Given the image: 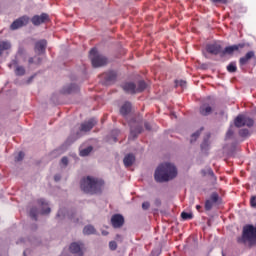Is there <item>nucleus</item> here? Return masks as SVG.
<instances>
[{
    "label": "nucleus",
    "instance_id": "1",
    "mask_svg": "<svg viewBox=\"0 0 256 256\" xmlns=\"http://www.w3.org/2000/svg\"><path fill=\"white\" fill-rule=\"evenodd\" d=\"M155 180L158 183H165L177 177V168L171 163L160 164L154 174Z\"/></svg>",
    "mask_w": 256,
    "mask_h": 256
},
{
    "label": "nucleus",
    "instance_id": "2",
    "mask_svg": "<svg viewBox=\"0 0 256 256\" xmlns=\"http://www.w3.org/2000/svg\"><path fill=\"white\" fill-rule=\"evenodd\" d=\"M105 182L99 178L88 176L83 178L80 182V188L84 193H89V195H97L103 191V186Z\"/></svg>",
    "mask_w": 256,
    "mask_h": 256
},
{
    "label": "nucleus",
    "instance_id": "3",
    "mask_svg": "<svg viewBox=\"0 0 256 256\" xmlns=\"http://www.w3.org/2000/svg\"><path fill=\"white\" fill-rule=\"evenodd\" d=\"M90 58L93 67H103L107 63V57L99 54L97 48H92L90 50Z\"/></svg>",
    "mask_w": 256,
    "mask_h": 256
},
{
    "label": "nucleus",
    "instance_id": "4",
    "mask_svg": "<svg viewBox=\"0 0 256 256\" xmlns=\"http://www.w3.org/2000/svg\"><path fill=\"white\" fill-rule=\"evenodd\" d=\"M235 127L241 128V127H253L255 125V121L247 117L245 115H238L234 120Z\"/></svg>",
    "mask_w": 256,
    "mask_h": 256
},
{
    "label": "nucleus",
    "instance_id": "5",
    "mask_svg": "<svg viewBox=\"0 0 256 256\" xmlns=\"http://www.w3.org/2000/svg\"><path fill=\"white\" fill-rule=\"evenodd\" d=\"M70 252L74 256H83L85 253V244L83 242H74L70 245Z\"/></svg>",
    "mask_w": 256,
    "mask_h": 256
},
{
    "label": "nucleus",
    "instance_id": "6",
    "mask_svg": "<svg viewBox=\"0 0 256 256\" xmlns=\"http://www.w3.org/2000/svg\"><path fill=\"white\" fill-rule=\"evenodd\" d=\"M49 21V14L42 13L41 15H35L31 18V23L38 27L39 25H42V23H47Z\"/></svg>",
    "mask_w": 256,
    "mask_h": 256
},
{
    "label": "nucleus",
    "instance_id": "7",
    "mask_svg": "<svg viewBox=\"0 0 256 256\" xmlns=\"http://www.w3.org/2000/svg\"><path fill=\"white\" fill-rule=\"evenodd\" d=\"M246 46L245 43H239V44H234L232 46H227L223 51V55H233L235 51H241V49H244Z\"/></svg>",
    "mask_w": 256,
    "mask_h": 256
},
{
    "label": "nucleus",
    "instance_id": "8",
    "mask_svg": "<svg viewBox=\"0 0 256 256\" xmlns=\"http://www.w3.org/2000/svg\"><path fill=\"white\" fill-rule=\"evenodd\" d=\"M125 218L121 214H115L111 218V224L114 229H121V226L124 225Z\"/></svg>",
    "mask_w": 256,
    "mask_h": 256
},
{
    "label": "nucleus",
    "instance_id": "9",
    "mask_svg": "<svg viewBox=\"0 0 256 256\" xmlns=\"http://www.w3.org/2000/svg\"><path fill=\"white\" fill-rule=\"evenodd\" d=\"M27 23H29V17L23 16V17L15 20L11 24L10 29H12V31H15L17 29H20V27H24V25H27Z\"/></svg>",
    "mask_w": 256,
    "mask_h": 256
},
{
    "label": "nucleus",
    "instance_id": "10",
    "mask_svg": "<svg viewBox=\"0 0 256 256\" xmlns=\"http://www.w3.org/2000/svg\"><path fill=\"white\" fill-rule=\"evenodd\" d=\"M141 133H143V126L139 124L130 125L129 139H137Z\"/></svg>",
    "mask_w": 256,
    "mask_h": 256
},
{
    "label": "nucleus",
    "instance_id": "11",
    "mask_svg": "<svg viewBox=\"0 0 256 256\" xmlns=\"http://www.w3.org/2000/svg\"><path fill=\"white\" fill-rule=\"evenodd\" d=\"M206 51L208 53H210L211 55H219V53H223L221 44H219V43L208 44L206 46Z\"/></svg>",
    "mask_w": 256,
    "mask_h": 256
},
{
    "label": "nucleus",
    "instance_id": "12",
    "mask_svg": "<svg viewBox=\"0 0 256 256\" xmlns=\"http://www.w3.org/2000/svg\"><path fill=\"white\" fill-rule=\"evenodd\" d=\"M121 87L125 93H129L130 95H135V93H137V85L133 82H125Z\"/></svg>",
    "mask_w": 256,
    "mask_h": 256
},
{
    "label": "nucleus",
    "instance_id": "13",
    "mask_svg": "<svg viewBox=\"0 0 256 256\" xmlns=\"http://www.w3.org/2000/svg\"><path fill=\"white\" fill-rule=\"evenodd\" d=\"M97 125V120L95 118H91L90 120L83 122L80 127V131L87 133V131H91L94 126Z\"/></svg>",
    "mask_w": 256,
    "mask_h": 256
},
{
    "label": "nucleus",
    "instance_id": "14",
    "mask_svg": "<svg viewBox=\"0 0 256 256\" xmlns=\"http://www.w3.org/2000/svg\"><path fill=\"white\" fill-rule=\"evenodd\" d=\"M47 49V40L42 39L36 42L34 51L38 55H43L45 53V50Z\"/></svg>",
    "mask_w": 256,
    "mask_h": 256
},
{
    "label": "nucleus",
    "instance_id": "15",
    "mask_svg": "<svg viewBox=\"0 0 256 256\" xmlns=\"http://www.w3.org/2000/svg\"><path fill=\"white\" fill-rule=\"evenodd\" d=\"M210 139H211V134H207L204 137V139L200 145L201 151H203V153H207V151H209V149H211V140Z\"/></svg>",
    "mask_w": 256,
    "mask_h": 256
},
{
    "label": "nucleus",
    "instance_id": "16",
    "mask_svg": "<svg viewBox=\"0 0 256 256\" xmlns=\"http://www.w3.org/2000/svg\"><path fill=\"white\" fill-rule=\"evenodd\" d=\"M9 69H13V67H16L15 69V75L23 76L25 75V68L23 66L17 65V60H12L10 64H8Z\"/></svg>",
    "mask_w": 256,
    "mask_h": 256
},
{
    "label": "nucleus",
    "instance_id": "17",
    "mask_svg": "<svg viewBox=\"0 0 256 256\" xmlns=\"http://www.w3.org/2000/svg\"><path fill=\"white\" fill-rule=\"evenodd\" d=\"M200 115H203V117H207L209 115H211V113H213V108L211 107V105L204 103L200 106Z\"/></svg>",
    "mask_w": 256,
    "mask_h": 256
},
{
    "label": "nucleus",
    "instance_id": "18",
    "mask_svg": "<svg viewBox=\"0 0 256 256\" xmlns=\"http://www.w3.org/2000/svg\"><path fill=\"white\" fill-rule=\"evenodd\" d=\"M251 59H255V52L253 51H249L244 57H241L239 59V63L241 67H243L244 65H247V63H249Z\"/></svg>",
    "mask_w": 256,
    "mask_h": 256
},
{
    "label": "nucleus",
    "instance_id": "19",
    "mask_svg": "<svg viewBox=\"0 0 256 256\" xmlns=\"http://www.w3.org/2000/svg\"><path fill=\"white\" fill-rule=\"evenodd\" d=\"M38 203L42 207V210H41L42 215H49V213H51V208L49 207V203H47L45 199L38 200Z\"/></svg>",
    "mask_w": 256,
    "mask_h": 256
},
{
    "label": "nucleus",
    "instance_id": "20",
    "mask_svg": "<svg viewBox=\"0 0 256 256\" xmlns=\"http://www.w3.org/2000/svg\"><path fill=\"white\" fill-rule=\"evenodd\" d=\"M104 79L106 83H114V81L117 79V72L115 71H108L104 74Z\"/></svg>",
    "mask_w": 256,
    "mask_h": 256
},
{
    "label": "nucleus",
    "instance_id": "21",
    "mask_svg": "<svg viewBox=\"0 0 256 256\" xmlns=\"http://www.w3.org/2000/svg\"><path fill=\"white\" fill-rule=\"evenodd\" d=\"M78 91H79V86L76 84L67 85L62 90V92L66 94L77 93Z\"/></svg>",
    "mask_w": 256,
    "mask_h": 256
},
{
    "label": "nucleus",
    "instance_id": "22",
    "mask_svg": "<svg viewBox=\"0 0 256 256\" xmlns=\"http://www.w3.org/2000/svg\"><path fill=\"white\" fill-rule=\"evenodd\" d=\"M123 163L125 165V167H131L133 166V163H135V155L133 154H127L124 159H123Z\"/></svg>",
    "mask_w": 256,
    "mask_h": 256
},
{
    "label": "nucleus",
    "instance_id": "23",
    "mask_svg": "<svg viewBox=\"0 0 256 256\" xmlns=\"http://www.w3.org/2000/svg\"><path fill=\"white\" fill-rule=\"evenodd\" d=\"M120 113L123 117L131 113V102H125L120 108Z\"/></svg>",
    "mask_w": 256,
    "mask_h": 256
},
{
    "label": "nucleus",
    "instance_id": "24",
    "mask_svg": "<svg viewBox=\"0 0 256 256\" xmlns=\"http://www.w3.org/2000/svg\"><path fill=\"white\" fill-rule=\"evenodd\" d=\"M84 235H96L97 230L95 229V226L93 225H86L83 229Z\"/></svg>",
    "mask_w": 256,
    "mask_h": 256
},
{
    "label": "nucleus",
    "instance_id": "25",
    "mask_svg": "<svg viewBox=\"0 0 256 256\" xmlns=\"http://www.w3.org/2000/svg\"><path fill=\"white\" fill-rule=\"evenodd\" d=\"M202 175L204 176L209 175V177H212V181H217V177H215V173L211 168H206L202 170Z\"/></svg>",
    "mask_w": 256,
    "mask_h": 256
},
{
    "label": "nucleus",
    "instance_id": "26",
    "mask_svg": "<svg viewBox=\"0 0 256 256\" xmlns=\"http://www.w3.org/2000/svg\"><path fill=\"white\" fill-rule=\"evenodd\" d=\"M147 89V83L145 81L140 80L138 82V86H136V93H142V91H145Z\"/></svg>",
    "mask_w": 256,
    "mask_h": 256
},
{
    "label": "nucleus",
    "instance_id": "27",
    "mask_svg": "<svg viewBox=\"0 0 256 256\" xmlns=\"http://www.w3.org/2000/svg\"><path fill=\"white\" fill-rule=\"evenodd\" d=\"M11 49V43L9 42H0V55H3V51Z\"/></svg>",
    "mask_w": 256,
    "mask_h": 256
},
{
    "label": "nucleus",
    "instance_id": "28",
    "mask_svg": "<svg viewBox=\"0 0 256 256\" xmlns=\"http://www.w3.org/2000/svg\"><path fill=\"white\" fill-rule=\"evenodd\" d=\"M93 151V146H88L87 148H84L80 151L81 157H87Z\"/></svg>",
    "mask_w": 256,
    "mask_h": 256
},
{
    "label": "nucleus",
    "instance_id": "29",
    "mask_svg": "<svg viewBox=\"0 0 256 256\" xmlns=\"http://www.w3.org/2000/svg\"><path fill=\"white\" fill-rule=\"evenodd\" d=\"M37 215H39V210H37V208L33 207L30 210V217L31 219H33L34 221H37Z\"/></svg>",
    "mask_w": 256,
    "mask_h": 256
},
{
    "label": "nucleus",
    "instance_id": "30",
    "mask_svg": "<svg viewBox=\"0 0 256 256\" xmlns=\"http://www.w3.org/2000/svg\"><path fill=\"white\" fill-rule=\"evenodd\" d=\"M209 201H212L214 204L219 203V194L217 192H213L210 195V199H208Z\"/></svg>",
    "mask_w": 256,
    "mask_h": 256
},
{
    "label": "nucleus",
    "instance_id": "31",
    "mask_svg": "<svg viewBox=\"0 0 256 256\" xmlns=\"http://www.w3.org/2000/svg\"><path fill=\"white\" fill-rule=\"evenodd\" d=\"M227 71L229 73H235L237 71V65L235 64V62H232L227 66Z\"/></svg>",
    "mask_w": 256,
    "mask_h": 256
},
{
    "label": "nucleus",
    "instance_id": "32",
    "mask_svg": "<svg viewBox=\"0 0 256 256\" xmlns=\"http://www.w3.org/2000/svg\"><path fill=\"white\" fill-rule=\"evenodd\" d=\"M213 205H215V202H212L211 200H206L205 202V209L206 211H211L213 209Z\"/></svg>",
    "mask_w": 256,
    "mask_h": 256
},
{
    "label": "nucleus",
    "instance_id": "33",
    "mask_svg": "<svg viewBox=\"0 0 256 256\" xmlns=\"http://www.w3.org/2000/svg\"><path fill=\"white\" fill-rule=\"evenodd\" d=\"M181 217L184 221H187L189 219H193V214L192 213H187V212H182Z\"/></svg>",
    "mask_w": 256,
    "mask_h": 256
},
{
    "label": "nucleus",
    "instance_id": "34",
    "mask_svg": "<svg viewBox=\"0 0 256 256\" xmlns=\"http://www.w3.org/2000/svg\"><path fill=\"white\" fill-rule=\"evenodd\" d=\"M176 87H182V89H185L187 87V82L185 80H176Z\"/></svg>",
    "mask_w": 256,
    "mask_h": 256
},
{
    "label": "nucleus",
    "instance_id": "35",
    "mask_svg": "<svg viewBox=\"0 0 256 256\" xmlns=\"http://www.w3.org/2000/svg\"><path fill=\"white\" fill-rule=\"evenodd\" d=\"M239 135L240 137H249V135H251V133H249V129H241L239 130Z\"/></svg>",
    "mask_w": 256,
    "mask_h": 256
},
{
    "label": "nucleus",
    "instance_id": "36",
    "mask_svg": "<svg viewBox=\"0 0 256 256\" xmlns=\"http://www.w3.org/2000/svg\"><path fill=\"white\" fill-rule=\"evenodd\" d=\"M199 135H201V132L199 131L193 133L190 139V143H195L197 139H199Z\"/></svg>",
    "mask_w": 256,
    "mask_h": 256
},
{
    "label": "nucleus",
    "instance_id": "37",
    "mask_svg": "<svg viewBox=\"0 0 256 256\" xmlns=\"http://www.w3.org/2000/svg\"><path fill=\"white\" fill-rule=\"evenodd\" d=\"M67 211L65 209H60L56 215L58 219H65V214Z\"/></svg>",
    "mask_w": 256,
    "mask_h": 256
},
{
    "label": "nucleus",
    "instance_id": "38",
    "mask_svg": "<svg viewBox=\"0 0 256 256\" xmlns=\"http://www.w3.org/2000/svg\"><path fill=\"white\" fill-rule=\"evenodd\" d=\"M25 158V153L19 152L18 155L15 157V161H23Z\"/></svg>",
    "mask_w": 256,
    "mask_h": 256
},
{
    "label": "nucleus",
    "instance_id": "39",
    "mask_svg": "<svg viewBox=\"0 0 256 256\" xmlns=\"http://www.w3.org/2000/svg\"><path fill=\"white\" fill-rule=\"evenodd\" d=\"M61 164L64 166V167H67L69 165V158L67 157H62L61 159Z\"/></svg>",
    "mask_w": 256,
    "mask_h": 256
},
{
    "label": "nucleus",
    "instance_id": "40",
    "mask_svg": "<svg viewBox=\"0 0 256 256\" xmlns=\"http://www.w3.org/2000/svg\"><path fill=\"white\" fill-rule=\"evenodd\" d=\"M68 219L73 223H77L79 221V218H75V214H68Z\"/></svg>",
    "mask_w": 256,
    "mask_h": 256
},
{
    "label": "nucleus",
    "instance_id": "41",
    "mask_svg": "<svg viewBox=\"0 0 256 256\" xmlns=\"http://www.w3.org/2000/svg\"><path fill=\"white\" fill-rule=\"evenodd\" d=\"M109 248L111 249V251H115V249H117V242L111 241L109 243Z\"/></svg>",
    "mask_w": 256,
    "mask_h": 256
},
{
    "label": "nucleus",
    "instance_id": "42",
    "mask_svg": "<svg viewBox=\"0 0 256 256\" xmlns=\"http://www.w3.org/2000/svg\"><path fill=\"white\" fill-rule=\"evenodd\" d=\"M250 205L251 207H253L254 209H256V197L252 196L250 199Z\"/></svg>",
    "mask_w": 256,
    "mask_h": 256
},
{
    "label": "nucleus",
    "instance_id": "43",
    "mask_svg": "<svg viewBox=\"0 0 256 256\" xmlns=\"http://www.w3.org/2000/svg\"><path fill=\"white\" fill-rule=\"evenodd\" d=\"M149 207H151V204H150L149 202H144V203L142 204V209H143L144 211H147V210L149 209Z\"/></svg>",
    "mask_w": 256,
    "mask_h": 256
},
{
    "label": "nucleus",
    "instance_id": "44",
    "mask_svg": "<svg viewBox=\"0 0 256 256\" xmlns=\"http://www.w3.org/2000/svg\"><path fill=\"white\" fill-rule=\"evenodd\" d=\"M230 137H233V130L231 128L226 133V139H230Z\"/></svg>",
    "mask_w": 256,
    "mask_h": 256
},
{
    "label": "nucleus",
    "instance_id": "45",
    "mask_svg": "<svg viewBox=\"0 0 256 256\" xmlns=\"http://www.w3.org/2000/svg\"><path fill=\"white\" fill-rule=\"evenodd\" d=\"M34 59H35V65H40V63L42 61L41 57L35 56Z\"/></svg>",
    "mask_w": 256,
    "mask_h": 256
},
{
    "label": "nucleus",
    "instance_id": "46",
    "mask_svg": "<svg viewBox=\"0 0 256 256\" xmlns=\"http://www.w3.org/2000/svg\"><path fill=\"white\" fill-rule=\"evenodd\" d=\"M144 126H145L146 131H151V129H152L151 124H149L148 122H145Z\"/></svg>",
    "mask_w": 256,
    "mask_h": 256
},
{
    "label": "nucleus",
    "instance_id": "47",
    "mask_svg": "<svg viewBox=\"0 0 256 256\" xmlns=\"http://www.w3.org/2000/svg\"><path fill=\"white\" fill-rule=\"evenodd\" d=\"M212 3H227V0H211Z\"/></svg>",
    "mask_w": 256,
    "mask_h": 256
},
{
    "label": "nucleus",
    "instance_id": "48",
    "mask_svg": "<svg viewBox=\"0 0 256 256\" xmlns=\"http://www.w3.org/2000/svg\"><path fill=\"white\" fill-rule=\"evenodd\" d=\"M28 63H29V65H35V57L33 58V57H31V58H29L28 59Z\"/></svg>",
    "mask_w": 256,
    "mask_h": 256
},
{
    "label": "nucleus",
    "instance_id": "49",
    "mask_svg": "<svg viewBox=\"0 0 256 256\" xmlns=\"http://www.w3.org/2000/svg\"><path fill=\"white\" fill-rule=\"evenodd\" d=\"M54 181H61V175L56 174V175L54 176Z\"/></svg>",
    "mask_w": 256,
    "mask_h": 256
},
{
    "label": "nucleus",
    "instance_id": "50",
    "mask_svg": "<svg viewBox=\"0 0 256 256\" xmlns=\"http://www.w3.org/2000/svg\"><path fill=\"white\" fill-rule=\"evenodd\" d=\"M155 205H157L159 207V205H161V200L160 199H156L155 200Z\"/></svg>",
    "mask_w": 256,
    "mask_h": 256
},
{
    "label": "nucleus",
    "instance_id": "51",
    "mask_svg": "<svg viewBox=\"0 0 256 256\" xmlns=\"http://www.w3.org/2000/svg\"><path fill=\"white\" fill-rule=\"evenodd\" d=\"M197 211H201V205L196 206Z\"/></svg>",
    "mask_w": 256,
    "mask_h": 256
},
{
    "label": "nucleus",
    "instance_id": "52",
    "mask_svg": "<svg viewBox=\"0 0 256 256\" xmlns=\"http://www.w3.org/2000/svg\"><path fill=\"white\" fill-rule=\"evenodd\" d=\"M33 79V77L30 78V80Z\"/></svg>",
    "mask_w": 256,
    "mask_h": 256
},
{
    "label": "nucleus",
    "instance_id": "53",
    "mask_svg": "<svg viewBox=\"0 0 256 256\" xmlns=\"http://www.w3.org/2000/svg\"><path fill=\"white\" fill-rule=\"evenodd\" d=\"M25 253H26V252L24 251V255H25Z\"/></svg>",
    "mask_w": 256,
    "mask_h": 256
},
{
    "label": "nucleus",
    "instance_id": "54",
    "mask_svg": "<svg viewBox=\"0 0 256 256\" xmlns=\"http://www.w3.org/2000/svg\"><path fill=\"white\" fill-rule=\"evenodd\" d=\"M223 256H225V254H223Z\"/></svg>",
    "mask_w": 256,
    "mask_h": 256
}]
</instances>
